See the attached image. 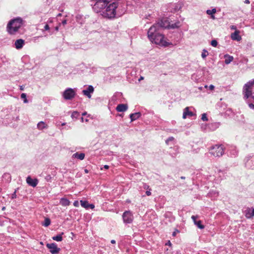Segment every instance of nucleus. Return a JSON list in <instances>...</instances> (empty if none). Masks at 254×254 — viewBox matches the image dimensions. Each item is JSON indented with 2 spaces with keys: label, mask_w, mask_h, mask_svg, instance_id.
I'll list each match as a JSON object with an SVG mask.
<instances>
[{
  "label": "nucleus",
  "mask_w": 254,
  "mask_h": 254,
  "mask_svg": "<svg viewBox=\"0 0 254 254\" xmlns=\"http://www.w3.org/2000/svg\"><path fill=\"white\" fill-rule=\"evenodd\" d=\"M168 27L161 21L153 24L148 30L147 36L152 43L160 46L167 47L170 44L164 40L162 30Z\"/></svg>",
  "instance_id": "f257e3e1"
},
{
  "label": "nucleus",
  "mask_w": 254,
  "mask_h": 254,
  "mask_svg": "<svg viewBox=\"0 0 254 254\" xmlns=\"http://www.w3.org/2000/svg\"><path fill=\"white\" fill-rule=\"evenodd\" d=\"M24 23V21L21 17H16L11 20L7 25L8 33L11 35L15 34Z\"/></svg>",
  "instance_id": "f03ea898"
},
{
  "label": "nucleus",
  "mask_w": 254,
  "mask_h": 254,
  "mask_svg": "<svg viewBox=\"0 0 254 254\" xmlns=\"http://www.w3.org/2000/svg\"><path fill=\"white\" fill-rule=\"evenodd\" d=\"M118 2L116 1L111 2V3L107 4L105 7L99 9L98 12L103 9L102 15L103 16L108 18H114L116 16V9L118 7Z\"/></svg>",
  "instance_id": "7ed1b4c3"
},
{
  "label": "nucleus",
  "mask_w": 254,
  "mask_h": 254,
  "mask_svg": "<svg viewBox=\"0 0 254 254\" xmlns=\"http://www.w3.org/2000/svg\"><path fill=\"white\" fill-rule=\"evenodd\" d=\"M254 84V79L249 81L245 84L243 87V92L245 98L248 99L250 96H252V97L254 99V92L252 93V90H251V87Z\"/></svg>",
  "instance_id": "20e7f679"
},
{
  "label": "nucleus",
  "mask_w": 254,
  "mask_h": 254,
  "mask_svg": "<svg viewBox=\"0 0 254 254\" xmlns=\"http://www.w3.org/2000/svg\"><path fill=\"white\" fill-rule=\"evenodd\" d=\"M210 153L215 157H220L224 153L223 146L222 145H215L211 147Z\"/></svg>",
  "instance_id": "39448f33"
},
{
  "label": "nucleus",
  "mask_w": 254,
  "mask_h": 254,
  "mask_svg": "<svg viewBox=\"0 0 254 254\" xmlns=\"http://www.w3.org/2000/svg\"><path fill=\"white\" fill-rule=\"evenodd\" d=\"M76 93L74 90L71 88H66L63 93V97L65 100H71L75 96Z\"/></svg>",
  "instance_id": "423d86ee"
},
{
  "label": "nucleus",
  "mask_w": 254,
  "mask_h": 254,
  "mask_svg": "<svg viewBox=\"0 0 254 254\" xmlns=\"http://www.w3.org/2000/svg\"><path fill=\"white\" fill-rule=\"evenodd\" d=\"M124 223L125 224L131 223L133 220L132 213L130 211H126L122 215Z\"/></svg>",
  "instance_id": "0eeeda50"
},
{
  "label": "nucleus",
  "mask_w": 254,
  "mask_h": 254,
  "mask_svg": "<svg viewBox=\"0 0 254 254\" xmlns=\"http://www.w3.org/2000/svg\"><path fill=\"white\" fill-rule=\"evenodd\" d=\"M46 247L49 249L50 253L52 254H57L60 251V249L58 248L56 243L47 244Z\"/></svg>",
  "instance_id": "6e6552de"
},
{
  "label": "nucleus",
  "mask_w": 254,
  "mask_h": 254,
  "mask_svg": "<svg viewBox=\"0 0 254 254\" xmlns=\"http://www.w3.org/2000/svg\"><path fill=\"white\" fill-rule=\"evenodd\" d=\"M238 151L235 146H230L227 151V155L232 157H235L238 155Z\"/></svg>",
  "instance_id": "1a4fd4ad"
},
{
  "label": "nucleus",
  "mask_w": 254,
  "mask_h": 254,
  "mask_svg": "<svg viewBox=\"0 0 254 254\" xmlns=\"http://www.w3.org/2000/svg\"><path fill=\"white\" fill-rule=\"evenodd\" d=\"M246 218L250 219L254 216V208L247 207L244 211Z\"/></svg>",
  "instance_id": "9d476101"
},
{
  "label": "nucleus",
  "mask_w": 254,
  "mask_h": 254,
  "mask_svg": "<svg viewBox=\"0 0 254 254\" xmlns=\"http://www.w3.org/2000/svg\"><path fill=\"white\" fill-rule=\"evenodd\" d=\"M26 183L33 188L35 187L38 183V180L37 179H33L30 176H28L26 178Z\"/></svg>",
  "instance_id": "9b49d317"
},
{
  "label": "nucleus",
  "mask_w": 254,
  "mask_h": 254,
  "mask_svg": "<svg viewBox=\"0 0 254 254\" xmlns=\"http://www.w3.org/2000/svg\"><path fill=\"white\" fill-rule=\"evenodd\" d=\"M94 92V88L92 85H89L86 89L82 91L83 94L86 96L88 98L91 97V93Z\"/></svg>",
  "instance_id": "f8f14e48"
},
{
  "label": "nucleus",
  "mask_w": 254,
  "mask_h": 254,
  "mask_svg": "<svg viewBox=\"0 0 254 254\" xmlns=\"http://www.w3.org/2000/svg\"><path fill=\"white\" fill-rule=\"evenodd\" d=\"M189 107H186L184 109L183 118L184 119H186L187 117H191L194 115V114L191 111L189 110Z\"/></svg>",
  "instance_id": "ddd939ff"
},
{
  "label": "nucleus",
  "mask_w": 254,
  "mask_h": 254,
  "mask_svg": "<svg viewBox=\"0 0 254 254\" xmlns=\"http://www.w3.org/2000/svg\"><path fill=\"white\" fill-rule=\"evenodd\" d=\"M246 166L251 169H254V156L248 159L245 163Z\"/></svg>",
  "instance_id": "4468645a"
},
{
  "label": "nucleus",
  "mask_w": 254,
  "mask_h": 254,
  "mask_svg": "<svg viewBox=\"0 0 254 254\" xmlns=\"http://www.w3.org/2000/svg\"><path fill=\"white\" fill-rule=\"evenodd\" d=\"M25 44V41L22 39L16 40L14 43V46L16 49H21Z\"/></svg>",
  "instance_id": "2eb2a0df"
},
{
  "label": "nucleus",
  "mask_w": 254,
  "mask_h": 254,
  "mask_svg": "<svg viewBox=\"0 0 254 254\" xmlns=\"http://www.w3.org/2000/svg\"><path fill=\"white\" fill-rule=\"evenodd\" d=\"M240 31L239 30H236L234 33L231 35V38L233 40L240 41L241 40L242 38L239 35Z\"/></svg>",
  "instance_id": "dca6fc26"
},
{
  "label": "nucleus",
  "mask_w": 254,
  "mask_h": 254,
  "mask_svg": "<svg viewBox=\"0 0 254 254\" xmlns=\"http://www.w3.org/2000/svg\"><path fill=\"white\" fill-rule=\"evenodd\" d=\"M128 109L127 104H119L116 107V110L118 112H124L126 111Z\"/></svg>",
  "instance_id": "f3484780"
},
{
  "label": "nucleus",
  "mask_w": 254,
  "mask_h": 254,
  "mask_svg": "<svg viewBox=\"0 0 254 254\" xmlns=\"http://www.w3.org/2000/svg\"><path fill=\"white\" fill-rule=\"evenodd\" d=\"M72 157L82 160L84 159L85 154L83 153H79L78 152H76L72 155Z\"/></svg>",
  "instance_id": "a211bd4d"
},
{
  "label": "nucleus",
  "mask_w": 254,
  "mask_h": 254,
  "mask_svg": "<svg viewBox=\"0 0 254 254\" xmlns=\"http://www.w3.org/2000/svg\"><path fill=\"white\" fill-rule=\"evenodd\" d=\"M140 116H141L140 112H136L135 113L130 114L129 118H130L131 122H133V121L138 119Z\"/></svg>",
  "instance_id": "6ab92c4d"
},
{
  "label": "nucleus",
  "mask_w": 254,
  "mask_h": 254,
  "mask_svg": "<svg viewBox=\"0 0 254 254\" xmlns=\"http://www.w3.org/2000/svg\"><path fill=\"white\" fill-rule=\"evenodd\" d=\"M37 127L39 130H42L47 128L48 126L45 122L41 121L38 123Z\"/></svg>",
  "instance_id": "aec40b11"
},
{
  "label": "nucleus",
  "mask_w": 254,
  "mask_h": 254,
  "mask_svg": "<svg viewBox=\"0 0 254 254\" xmlns=\"http://www.w3.org/2000/svg\"><path fill=\"white\" fill-rule=\"evenodd\" d=\"M225 63L226 64H229L231 62L233 61L234 58L233 56L229 55L226 54L224 55Z\"/></svg>",
  "instance_id": "412c9836"
},
{
  "label": "nucleus",
  "mask_w": 254,
  "mask_h": 254,
  "mask_svg": "<svg viewBox=\"0 0 254 254\" xmlns=\"http://www.w3.org/2000/svg\"><path fill=\"white\" fill-rule=\"evenodd\" d=\"M60 204L64 206H66L69 205L70 201L68 199L65 198H62L60 200Z\"/></svg>",
  "instance_id": "4be33fe9"
},
{
  "label": "nucleus",
  "mask_w": 254,
  "mask_h": 254,
  "mask_svg": "<svg viewBox=\"0 0 254 254\" xmlns=\"http://www.w3.org/2000/svg\"><path fill=\"white\" fill-rule=\"evenodd\" d=\"M64 233L62 232L60 234L52 237L53 240L57 242H61L63 240L62 236L64 235Z\"/></svg>",
  "instance_id": "5701e85b"
},
{
  "label": "nucleus",
  "mask_w": 254,
  "mask_h": 254,
  "mask_svg": "<svg viewBox=\"0 0 254 254\" xmlns=\"http://www.w3.org/2000/svg\"><path fill=\"white\" fill-rule=\"evenodd\" d=\"M51 224V220L49 218H46L44 222L42 223V225L45 227L49 226Z\"/></svg>",
  "instance_id": "b1692460"
},
{
  "label": "nucleus",
  "mask_w": 254,
  "mask_h": 254,
  "mask_svg": "<svg viewBox=\"0 0 254 254\" xmlns=\"http://www.w3.org/2000/svg\"><path fill=\"white\" fill-rule=\"evenodd\" d=\"M80 204H81V205L82 206V207H83L86 209H88V206L89 204L88 201L81 200H80Z\"/></svg>",
  "instance_id": "393cba45"
},
{
  "label": "nucleus",
  "mask_w": 254,
  "mask_h": 254,
  "mask_svg": "<svg viewBox=\"0 0 254 254\" xmlns=\"http://www.w3.org/2000/svg\"><path fill=\"white\" fill-rule=\"evenodd\" d=\"M194 224L197 226L200 229H202L204 228V226L201 224V221L199 220L197 221Z\"/></svg>",
  "instance_id": "a878e982"
},
{
  "label": "nucleus",
  "mask_w": 254,
  "mask_h": 254,
  "mask_svg": "<svg viewBox=\"0 0 254 254\" xmlns=\"http://www.w3.org/2000/svg\"><path fill=\"white\" fill-rule=\"evenodd\" d=\"M79 116V113L77 111H74L71 115V117L74 119H77Z\"/></svg>",
  "instance_id": "bb28decb"
},
{
  "label": "nucleus",
  "mask_w": 254,
  "mask_h": 254,
  "mask_svg": "<svg viewBox=\"0 0 254 254\" xmlns=\"http://www.w3.org/2000/svg\"><path fill=\"white\" fill-rule=\"evenodd\" d=\"M216 12V8H213L212 9H208L206 10V13L208 15H213L214 13Z\"/></svg>",
  "instance_id": "cd10ccee"
},
{
  "label": "nucleus",
  "mask_w": 254,
  "mask_h": 254,
  "mask_svg": "<svg viewBox=\"0 0 254 254\" xmlns=\"http://www.w3.org/2000/svg\"><path fill=\"white\" fill-rule=\"evenodd\" d=\"M208 55V52L204 49L203 50V51L201 53V57L203 58V59H205Z\"/></svg>",
  "instance_id": "c85d7f7f"
},
{
  "label": "nucleus",
  "mask_w": 254,
  "mask_h": 254,
  "mask_svg": "<svg viewBox=\"0 0 254 254\" xmlns=\"http://www.w3.org/2000/svg\"><path fill=\"white\" fill-rule=\"evenodd\" d=\"M21 98L24 99V103H28V101L26 98V94L25 93H22L21 94Z\"/></svg>",
  "instance_id": "c756f323"
},
{
  "label": "nucleus",
  "mask_w": 254,
  "mask_h": 254,
  "mask_svg": "<svg viewBox=\"0 0 254 254\" xmlns=\"http://www.w3.org/2000/svg\"><path fill=\"white\" fill-rule=\"evenodd\" d=\"M218 45V42L216 40H213L211 42V45L214 47H216Z\"/></svg>",
  "instance_id": "7c9ffc66"
},
{
  "label": "nucleus",
  "mask_w": 254,
  "mask_h": 254,
  "mask_svg": "<svg viewBox=\"0 0 254 254\" xmlns=\"http://www.w3.org/2000/svg\"><path fill=\"white\" fill-rule=\"evenodd\" d=\"M179 27H180V23L179 22H177V23H175L174 24H172L171 25V27L172 28H178Z\"/></svg>",
  "instance_id": "2f4dec72"
},
{
  "label": "nucleus",
  "mask_w": 254,
  "mask_h": 254,
  "mask_svg": "<svg viewBox=\"0 0 254 254\" xmlns=\"http://www.w3.org/2000/svg\"><path fill=\"white\" fill-rule=\"evenodd\" d=\"M182 7V5L180 3H178L175 5V11H178Z\"/></svg>",
  "instance_id": "473e14b6"
},
{
  "label": "nucleus",
  "mask_w": 254,
  "mask_h": 254,
  "mask_svg": "<svg viewBox=\"0 0 254 254\" xmlns=\"http://www.w3.org/2000/svg\"><path fill=\"white\" fill-rule=\"evenodd\" d=\"M52 177L51 175H47L45 178V180L47 182H51L52 181Z\"/></svg>",
  "instance_id": "72a5a7b5"
},
{
  "label": "nucleus",
  "mask_w": 254,
  "mask_h": 254,
  "mask_svg": "<svg viewBox=\"0 0 254 254\" xmlns=\"http://www.w3.org/2000/svg\"><path fill=\"white\" fill-rule=\"evenodd\" d=\"M201 120L203 121H207L208 120L206 114L205 113L202 114Z\"/></svg>",
  "instance_id": "f704fd0d"
},
{
  "label": "nucleus",
  "mask_w": 254,
  "mask_h": 254,
  "mask_svg": "<svg viewBox=\"0 0 254 254\" xmlns=\"http://www.w3.org/2000/svg\"><path fill=\"white\" fill-rule=\"evenodd\" d=\"M174 140V138L172 136L169 137L166 140V143L168 144L170 141H173Z\"/></svg>",
  "instance_id": "c9c22d12"
},
{
  "label": "nucleus",
  "mask_w": 254,
  "mask_h": 254,
  "mask_svg": "<svg viewBox=\"0 0 254 254\" xmlns=\"http://www.w3.org/2000/svg\"><path fill=\"white\" fill-rule=\"evenodd\" d=\"M197 218V216L192 215L191 216V219H192L194 223H195L197 221H196Z\"/></svg>",
  "instance_id": "e433bc0d"
},
{
  "label": "nucleus",
  "mask_w": 254,
  "mask_h": 254,
  "mask_svg": "<svg viewBox=\"0 0 254 254\" xmlns=\"http://www.w3.org/2000/svg\"><path fill=\"white\" fill-rule=\"evenodd\" d=\"M16 191L15 190L14 192L11 195V199H14L16 197Z\"/></svg>",
  "instance_id": "4c0bfd02"
},
{
  "label": "nucleus",
  "mask_w": 254,
  "mask_h": 254,
  "mask_svg": "<svg viewBox=\"0 0 254 254\" xmlns=\"http://www.w3.org/2000/svg\"><path fill=\"white\" fill-rule=\"evenodd\" d=\"M44 30H50V27L48 24H46L44 26Z\"/></svg>",
  "instance_id": "58836bf2"
},
{
  "label": "nucleus",
  "mask_w": 254,
  "mask_h": 254,
  "mask_svg": "<svg viewBox=\"0 0 254 254\" xmlns=\"http://www.w3.org/2000/svg\"><path fill=\"white\" fill-rule=\"evenodd\" d=\"M94 207H95V206L93 204H88V209L89 208L91 209H93Z\"/></svg>",
  "instance_id": "ea45409f"
},
{
  "label": "nucleus",
  "mask_w": 254,
  "mask_h": 254,
  "mask_svg": "<svg viewBox=\"0 0 254 254\" xmlns=\"http://www.w3.org/2000/svg\"><path fill=\"white\" fill-rule=\"evenodd\" d=\"M249 106L251 109L254 110V104H253L252 103H250L249 104Z\"/></svg>",
  "instance_id": "a19ab883"
},
{
  "label": "nucleus",
  "mask_w": 254,
  "mask_h": 254,
  "mask_svg": "<svg viewBox=\"0 0 254 254\" xmlns=\"http://www.w3.org/2000/svg\"><path fill=\"white\" fill-rule=\"evenodd\" d=\"M214 86L212 84L209 86V89L211 90H213L214 89Z\"/></svg>",
  "instance_id": "79ce46f5"
},
{
  "label": "nucleus",
  "mask_w": 254,
  "mask_h": 254,
  "mask_svg": "<svg viewBox=\"0 0 254 254\" xmlns=\"http://www.w3.org/2000/svg\"><path fill=\"white\" fill-rule=\"evenodd\" d=\"M230 28L231 30H235V31L236 30V26L235 25H232L230 27Z\"/></svg>",
  "instance_id": "37998d69"
},
{
  "label": "nucleus",
  "mask_w": 254,
  "mask_h": 254,
  "mask_svg": "<svg viewBox=\"0 0 254 254\" xmlns=\"http://www.w3.org/2000/svg\"><path fill=\"white\" fill-rule=\"evenodd\" d=\"M67 23V20L66 19L64 20L62 22V24L64 25H65Z\"/></svg>",
  "instance_id": "c03bdc74"
},
{
  "label": "nucleus",
  "mask_w": 254,
  "mask_h": 254,
  "mask_svg": "<svg viewBox=\"0 0 254 254\" xmlns=\"http://www.w3.org/2000/svg\"><path fill=\"white\" fill-rule=\"evenodd\" d=\"M146 194L147 195L149 196L151 194V191L150 190H147L146 191Z\"/></svg>",
  "instance_id": "a18cd8bd"
},
{
  "label": "nucleus",
  "mask_w": 254,
  "mask_h": 254,
  "mask_svg": "<svg viewBox=\"0 0 254 254\" xmlns=\"http://www.w3.org/2000/svg\"><path fill=\"white\" fill-rule=\"evenodd\" d=\"M73 205L75 206H77L78 205V202L77 201H75L73 203Z\"/></svg>",
  "instance_id": "49530a36"
},
{
  "label": "nucleus",
  "mask_w": 254,
  "mask_h": 254,
  "mask_svg": "<svg viewBox=\"0 0 254 254\" xmlns=\"http://www.w3.org/2000/svg\"><path fill=\"white\" fill-rule=\"evenodd\" d=\"M24 89V87L23 85L20 86V90H23Z\"/></svg>",
  "instance_id": "de8ad7c7"
},
{
  "label": "nucleus",
  "mask_w": 254,
  "mask_h": 254,
  "mask_svg": "<svg viewBox=\"0 0 254 254\" xmlns=\"http://www.w3.org/2000/svg\"><path fill=\"white\" fill-rule=\"evenodd\" d=\"M4 176L10 179V176L9 174H5Z\"/></svg>",
  "instance_id": "09e8293b"
},
{
  "label": "nucleus",
  "mask_w": 254,
  "mask_h": 254,
  "mask_svg": "<svg viewBox=\"0 0 254 254\" xmlns=\"http://www.w3.org/2000/svg\"><path fill=\"white\" fill-rule=\"evenodd\" d=\"M244 2H245V3H246V4H249L250 2L249 0H246L244 1Z\"/></svg>",
  "instance_id": "8fccbe9b"
},
{
  "label": "nucleus",
  "mask_w": 254,
  "mask_h": 254,
  "mask_svg": "<svg viewBox=\"0 0 254 254\" xmlns=\"http://www.w3.org/2000/svg\"><path fill=\"white\" fill-rule=\"evenodd\" d=\"M109 166H108V165H105V166H104V168L105 169H109Z\"/></svg>",
  "instance_id": "3c124183"
},
{
  "label": "nucleus",
  "mask_w": 254,
  "mask_h": 254,
  "mask_svg": "<svg viewBox=\"0 0 254 254\" xmlns=\"http://www.w3.org/2000/svg\"><path fill=\"white\" fill-rule=\"evenodd\" d=\"M111 243L112 244H115L116 243V241L114 240H111Z\"/></svg>",
  "instance_id": "603ef678"
},
{
  "label": "nucleus",
  "mask_w": 254,
  "mask_h": 254,
  "mask_svg": "<svg viewBox=\"0 0 254 254\" xmlns=\"http://www.w3.org/2000/svg\"><path fill=\"white\" fill-rule=\"evenodd\" d=\"M214 193L216 196H217L218 195V192L217 191H214Z\"/></svg>",
  "instance_id": "864d4df0"
},
{
  "label": "nucleus",
  "mask_w": 254,
  "mask_h": 254,
  "mask_svg": "<svg viewBox=\"0 0 254 254\" xmlns=\"http://www.w3.org/2000/svg\"><path fill=\"white\" fill-rule=\"evenodd\" d=\"M55 28V30L58 31L59 30V26H56Z\"/></svg>",
  "instance_id": "5fc2aeb1"
},
{
  "label": "nucleus",
  "mask_w": 254,
  "mask_h": 254,
  "mask_svg": "<svg viewBox=\"0 0 254 254\" xmlns=\"http://www.w3.org/2000/svg\"><path fill=\"white\" fill-rule=\"evenodd\" d=\"M210 16H211V18L212 19H214L215 18V16H214V14H213V15H210Z\"/></svg>",
  "instance_id": "6e6d98bb"
},
{
  "label": "nucleus",
  "mask_w": 254,
  "mask_h": 254,
  "mask_svg": "<svg viewBox=\"0 0 254 254\" xmlns=\"http://www.w3.org/2000/svg\"><path fill=\"white\" fill-rule=\"evenodd\" d=\"M142 79H143V77L140 76V77L139 78L138 80L140 81L141 80H142Z\"/></svg>",
  "instance_id": "4d7b16f0"
},
{
  "label": "nucleus",
  "mask_w": 254,
  "mask_h": 254,
  "mask_svg": "<svg viewBox=\"0 0 254 254\" xmlns=\"http://www.w3.org/2000/svg\"><path fill=\"white\" fill-rule=\"evenodd\" d=\"M166 245H168L169 246H171V243L170 241H168V243H167Z\"/></svg>",
  "instance_id": "13d9d810"
},
{
  "label": "nucleus",
  "mask_w": 254,
  "mask_h": 254,
  "mask_svg": "<svg viewBox=\"0 0 254 254\" xmlns=\"http://www.w3.org/2000/svg\"><path fill=\"white\" fill-rule=\"evenodd\" d=\"M84 172H85V173H88V170H87V169H85L84 170Z\"/></svg>",
  "instance_id": "bf43d9fd"
},
{
  "label": "nucleus",
  "mask_w": 254,
  "mask_h": 254,
  "mask_svg": "<svg viewBox=\"0 0 254 254\" xmlns=\"http://www.w3.org/2000/svg\"><path fill=\"white\" fill-rule=\"evenodd\" d=\"M86 114H87V113H86V112H84V113H83L82 114V116H85V115H86Z\"/></svg>",
  "instance_id": "052dcab7"
},
{
  "label": "nucleus",
  "mask_w": 254,
  "mask_h": 254,
  "mask_svg": "<svg viewBox=\"0 0 254 254\" xmlns=\"http://www.w3.org/2000/svg\"><path fill=\"white\" fill-rule=\"evenodd\" d=\"M181 179H185V177H183V176H182V177H181Z\"/></svg>",
  "instance_id": "680f3d73"
},
{
  "label": "nucleus",
  "mask_w": 254,
  "mask_h": 254,
  "mask_svg": "<svg viewBox=\"0 0 254 254\" xmlns=\"http://www.w3.org/2000/svg\"><path fill=\"white\" fill-rule=\"evenodd\" d=\"M175 235H176V232H173V236H175Z\"/></svg>",
  "instance_id": "e2e57ef3"
},
{
  "label": "nucleus",
  "mask_w": 254,
  "mask_h": 254,
  "mask_svg": "<svg viewBox=\"0 0 254 254\" xmlns=\"http://www.w3.org/2000/svg\"><path fill=\"white\" fill-rule=\"evenodd\" d=\"M81 122H84V121H83V118L82 117L81 118Z\"/></svg>",
  "instance_id": "0e129e2a"
},
{
  "label": "nucleus",
  "mask_w": 254,
  "mask_h": 254,
  "mask_svg": "<svg viewBox=\"0 0 254 254\" xmlns=\"http://www.w3.org/2000/svg\"><path fill=\"white\" fill-rule=\"evenodd\" d=\"M62 15L61 13H59L57 16H61Z\"/></svg>",
  "instance_id": "69168bd1"
},
{
  "label": "nucleus",
  "mask_w": 254,
  "mask_h": 254,
  "mask_svg": "<svg viewBox=\"0 0 254 254\" xmlns=\"http://www.w3.org/2000/svg\"><path fill=\"white\" fill-rule=\"evenodd\" d=\"M5 207H3L2 208V210H5Z\"/></svg>",
  "instance_id": "338daca9"
},
{
  "label": "nucleus",
  "mask_w": 254,
  "mask_h": 254,
  "mask_svg": "<svg viewBox=\"0 0 254 254\" xmlns=\"http://www.w3.org/2000/svg\"><path fill=\"white\" fill-rule=\"evenodd\" d=\"M65 125V123H63V124H62V126H64Z\"/></svg>",
  "instance_id": "774afa93"
}]
</instances>
